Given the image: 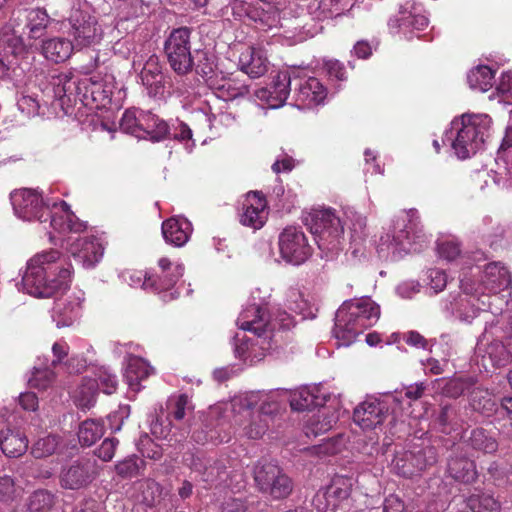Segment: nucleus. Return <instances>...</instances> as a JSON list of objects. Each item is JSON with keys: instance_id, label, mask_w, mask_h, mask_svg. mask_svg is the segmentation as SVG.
<instances>
[{"instance_id": "f257e3e1", "label": "nucleus", "mask_w": 512, "mask_h": 512, "mask_svg": "<svg viewBox=\"0 0 512 512\" xmlns=\"http://www.w3.org/2000/svg\"><path fill=\"white\" fill-rule=\"evenodd\" d=\"M72 266L58 250L36 254L22 277L23 290L36 298L53 297L69 288Z\"/></svg>"}, {"instance_id": "f03ea898", "label": "nucleus", "mask_w": 512, "mask_h": 512, "mask_svg": "<svg viewBox=\"0 0 512 512\" xmlns=\"http://www.w3.org/2000/svg\"><path fill=\"white\" fill-rule=\"evenodd\" d=\"M380 318V307L369 297L345 301L337 310L335 337L342 345H350Z\"/></svg>"}, {"instance_id": "7ed1b4c3", "label": "nucleus", "mask_w": 512, "mask_h": 512, "mask_svg": "<svg viewBox=\"0 0 512 512\" xmlns=\"http://www.w3.org/2000/svg\"><path fill=\"white\" fill-rule=\"evenodd\" d=\"M491 118L488 115H462L460 122L453 121L457 136L452 147L460 159L474 155L488 136Z\"/></svg>"}, {"instance_id": "20e7f679", "label": "nucleus", "mask_w": 512, "mask_h": 512, "mask_svg": "<svg viewBox=\"0 0 512 512\" xmlns=\"http://www.w3.org/2000/svg\"><path fill=\"white\" fill-rule=\"evenodd\" d=\"M255 487L272 500L286 499L293 491L294 483L279 465L259 461L253 469Z\"/></svg>"}, {"instance_id": "39448f33", "label": "nucleus", "mask_w": 512, "mask_h": 512, "mask_svg": "<svg viewBox=\"0 0 512 512\" xmlns=\"http://www.w3.org/2000/svg\"><path fill=\"white\" fill-rule=\"evenodd\" d=\"M190 27L174 28L164 42V53L170 68L179 76L190 73L194 67L191 54Z\"/></svg>"}, {"instance_id": "423d86ee", "label": "nucleus", "mask_w": 512, "mask_h": 512, "mask_svg": "<svg viewBox=\"0 0 512 512\" xmlns=\"http://www.w3.org/2000/svg\"><path fill=\"white\" fill-rule=\"evenodd\" d=\"M310 232L316 237L320 249L334 248L343 235L344 229L340 218L331 208L315 210L307 219Z\"/></svg>"}, {"instance_id": "0eeeda50", "label": "nucleus", "mask_w": 512, "mask_h": 512, "mask_svg": "<svg viewBox=\"0 0 512 512\" xmlns=\"http://www.w3.org/2000/svg\"><path fill=\"white\" fill-rule=\"evenodd\" d=\"M67 21V34L76 49L93 46L101 40V26L96 17L89 12L73 9Z\"/></svg>"}, {"instance_id": "6e6552de", "label": "nucleus", "mask_w": 512, "mask_h": 512, "mask_svg": "<svg viewBox=\"0 0 512 512\" xmlns=\"http://www.w3.org/2000/svg\"><path fill=\"white\" fill-rule=\"evenodd\" d=\"M281 257L290 264L301 265L312 255V247L300 227L288 226L279 235Z\"/></svg>"}, {"instance_id": "1a4fd4ad", "label": "nucleus", "mask_w": 512, "mask_h": 512, "mask_svg": "<svg viewBox=\"0 0 512 512\" xmlns=\"http://www.w3.org/2000/svg\"><path fill=\"white\" fill-rule=\"evenodd\" d=\"M96 462L89 458H79L62 465L59 472V485L66 490L87 488L97 476Z\"/></svg>"}, {"instance_id": "9d476101", "label": "nucleus", "mask_w": 512, "mask_h": 512, "mask_svg": "<svg viewBox=\"0 0 512 512\" xmlns=\"http://www.w3.org/2000/svg\"><path fill=\"white\" fill-rule=\"evenodd\" d=\"M11 202L15 214L25 220H37L43 223L44 216H48V204L41 194L32 189L24 188L11 193Z\"/></svg>"}, {"instance_id": "9b49d317", "label": "nucleus", "mask_w": 512, "mask_h": 512, "mask_svg": "<svg viewBox=\"0 0 512 512\" xmlns=\"http://www.w3.org/2000/svg\"><path fill=\"white\" fill-rule=\"evenodd\" d=\"M192 469L199 474L200 480L206 483L205 487L207 488L233 487V478H239L235 485L236 488L243 486L242 475L229 473L225 463L221 460H208L205 464L194 462Z\"/></svg>"}, {"instance_id": "f8f14e48", "label": "nucleus", "mask_w": 512, "mask_h": 512, "mask_svg": "<svg viewBox=\"0 0 512 512\" xmlns=\"http://www.w3.org/2000/svg\"><path fill=\"white\" fill-rule=\"evenodd\" d=\"M49 221L50 227L59 233H80L86 230L87 224L81 221L63 200L48 206V216H44L43 223Z\"/></svg>"}, {"instance_id": "ddd939ff", "label": "nucleus", "mask_w": 512, "mask_h": 512, "mask_svg": "<svg viewBox=\"0 0 512 512\" xmlns=\"http://www.w3.org/2000/svg\"><path fill=\"white\" fill-rule=\"evenodd\" d=\"M267 200L261 192L250 191L242 203L239 222L246 227L258 230L267 221Z\"/></svg>"}, {"instance_id": "4468645a", "label": "nucleus", "mask_w": 512, "mask_h": 512, "mask_svg": "<svg viewBox=\"0 0 512 512\" xmlns=\"http://www.w3.org/2000/svg\"><path fill=\"white\" fill-rule=\"evenodd\" d=\"M237 325L240 329L250 331L258 337L270 338L275 325L263 307L252 304L247 306L239 315Z\"/></svg>"}, {"instance_id": "2eb2a0df", "label": "nucleus", "mask_w": 512, "mask_h": 512, "mask_svg": "<svg viewBox=\"0 0 512 512\" xmlns=\"http://www.w3.org/2000/svg\"><path fill=\"white\" fill-rule=\"evenodd\" d=\"M158 266L160 272L154 274L145 272L142 283L144 289L156 293L172 289L181 277L179 267L173 268L172 262L167 257L160 258ZM140 275L142 276V272H140Z\"/></svg>"}, {"instance_id": "dca6fc26", "label": "nucleus", "mask_w": 512, "mask_h": 512, "mask_svg": "<svg viewBox=\"0 0 512 512\" xmlns=\"http://www.w3.org/2000/svg\"><path fill=\"white\" fill-rule=\"evenodd\" d=\"M388 413L389 408L384 401L369 398L354 409L353 420L363 430H371L381 425Z\"/></svg>"}, {"instance_id": "f3484780", "label": "nucleus", "mask_w": 512, "mask_h": 512, "mask_svg": "<svg viewBox=\"0 0 512 512\" xmlns=\"http://www.w3.org/2000/svg\"><path fill=\"white\" fill-rule=\"evenodd\" d=\"M68 252L84 268H94L103 258L104 247L98 238H77L68 248Z\"/></svg>"}, {"instance_id": "a211bd4d", "label": "nucleus", "mask_w": 512, "mask_h": 512, "mask_svg": "<svg viewBox=\"0 0 512 512\" xmlns=\"http://www.w3.org/2000/svg\"><path fill=\"white\" fill-rule=\"evenodd\" d=\"M26 54L20 37L9 33L0 35V78L6 77L9 70L18 67L19 59Z\"/></svg>"}, {"instance_id": "6ab92c4d", "label": "nucleus", "mask_w": 512, "mask_h": 512, "mask_svg": "<svg viewBox=\"0 0 512 512\" xmlns=\"http://www.w3.org/2000/svg\"><path fill=\"white\" fill-rule=\"evenodd\" d=\"M140 79L150 97H162L165 92V75L160 58L153 54L145 61Z\"/></svg>"}, {"instance_id": "aec40b11", "label": "nucleus", "mask_w": 512, "mask_h": 512, "mask_svg": "<svg viewBox=\"0 0 512 512\" xmlns=\"http://www.w3.org/2000/svg\"><path fill=\"white\" fill-rule=\"evenodd\" d=\"M245 16L254 23L257 29L267 30L277 27L280 16L279 11L270 2L256 0L252 3L243 5Z\"/></svg>"}, {"instance_id": "412c9836", "label": "nucleus", "mask_w": 512, "mask_h": 512, "mask_svg": "<svg viewBox=\"0 0 512 512\" xmlns=\"http://www.w3.org/2000/svg\"><path fill=\"white\" fill-rule=\"evenodd\" d=\"M327 88L316 77L299 79L295 86V99L300 107L311 108L323 103Z\"/></svg>"}, {"instance_id": "4be33fe9", "label": "nucleus", "mask_w": 512, "mask_h": 512, "mask_svg": "<svg viewBox=\"0 0 512 512\" xmlns=\"http://www.w3.org/2000/svg\"><path fill=\"white\" fill-rule=\"evenodd\" d=\"M291 84L292 79L289 74L287 72H280L272 80L269 87L261 89L257 96L265 98L271 107H278L287 100Z\"/></svg>"}, {"instance_id": "5701e85b", "label": "nucleus", "mask_w": 512, "mask_h": 512, "mask_svg": "<svg viewBox=\"0 0 512 512\" xmlns=\"http://www.w3.org/2000/svg\"><path fill=\"white\" fill-rule=\"evenodd\" d=\"M402 460L412 465V468L405 467V464L401 467V474L410 478L437 462V450L433 446H426L417 451L406 453Z\"/></svg>"}, {"instance_id": "b1692460", "label": "nucleus", "mask_w": 512, "mask_h": 512, "mask_svg": "<svg viewBox=\"0 0 512 512\" xmlns=\"http://www.w3.org/2000/svg\"><path fill=\"white\" fill-rule=\"evenodd\" d=\"M0 449L7 457H20L28 449V439L20 429L7 427L0 431Z\"/></svg>"}, {"instance_id": "393cba45", "label": "nucleus", "mask_w": 512, "mask_h": 512, "mask_svg": "<svg viewBox=\"0 0 512 512\" xmlns=\"http://www.w3.org/2000/svg\"><path fill=\"white\" fill-rule=\"evenodd\" d=\"M141 137L153 142H159L168 138L169 125L156 114L150 111H141L140 119Z\"/></svg>"}, {"instance_id": "a878e982", "label": "nucleus", "mask_w": 512, "mask_h": 512, "mask_svg": "<svg viewBox=\"0 0 512 512\" xmlns=\"http://www.w3.org/2000/svg\"><path fill=\"white\" fill-rule=\"evenodd\" d=\"M136 501L152 508L161 503L166 496L164 487L152 478H145L134 484Z\"/></svg>"}, {"instance_id": "bb28decb", "label": "nucleus", "mask_w": 512, "mask_h": 512, "mask_svg": "<svg viewBox=\"0 0 512 512\" xmlns=\"http://www.w3.org/2000/svg\"><path fill=\"white\" fill-rule=\"evenodd\" d=\"M482 282L489 292L499 293L511 285V275L500 262H492L485 266Z\"/></svg>"}, {"instance_id": "cd10ccee", "label": "nucleus", "mask_w": 512, "mask_h": 512, "mask_svg": "<svg viewBox=\"0 0 512 512\" xmlns=\"http://www.w3.org/2000/svg\"><path fill=\"white\" fill-rule=\"evenodd\" d=\"M191 232V224L186 219L171 217L162 223V235L165 241L176 247L186 244Z\"/></svg>"}, {"instance_id": "c85d7f7f", "label": "nucleus", "mask_w": 512, "mask_h": 512, "mask_svg": "<svg viewBox=\"0 0 512 512\" xmlns=\"http://www.w3.org/2000/svg\"><path fill=\"white\" fill-rule=\"evenodd\" d=\"M154 368L143 358L135 355L128 357L125 378L130 389L139 391L142 381L154 374Z\"/></svg>"}, {"instance_id": "c756f323", "label": "nucleus", "mask_w": 512, "mask_h": 512, "mask_svg": "<svg viewBox=\"0 0 512 512\" xmlns=\"http://www.w3.org/2000/svg\"><path fill=\"white\" fill-rule=\"evenodd\" d=\"M75 46L69 39L62 37H54L44 40L41 45L42 55L49 61L62 63L68 60Z\"/></svg>"}, {"instance_id": "7c9ffc66", "label": "nucleus", "mask_w": 512, "mask_h": 512, "mask_svg": "<svg viewBox=\"0 0 512 512\" xmlns=\"http://www.w3.org/2000/svg\"><path fill=\"white\" fill-rule=\"evenodd\" d=\"M50 85L53 88L54 97L59 101L62 109L71 107L76 100L73 94V91L77 89L76 82L68 74L59 73L51 76Z\"/></svg>"}, {"instance_id": "2f4dec72", "label": "nucleus", "mask_w": 512, "mask_h": 512, "mask_svg": "<svg viewBox=\"0 0 512 512\" xmlns=\"http://www.w3.org/2000/svg\"><path fill=\"white\" fill-rule=\"evenodd\" d=\"M447 472L455 481L464 484H471L478 477L475 462L467 457H450Z\"/></svg>"}, {"instance_id": "473e14b6", "label": "nucleus", "mask_w": 512, "mask_h": 512, "mask_svg": "<svg viewBox=\"0 0 512 512\" xmlns=\"http://www.w3.org/2000/svg\"><path fill=\"white\" fill-rule=\"evenodd\" d=\"M241 69L251 78H258L267 71L268 61L260 49L248 47L240 55Z\"/></svg>"}, {"instance_id": "72a5a7b5", "label": "nucleus", "mask_w": 512, "mask_h": 512, "mask_svg": "<svg viewBox=\"0 0 512 512\" xmlns=\"http://www.w3.org/2000/svg\"><path fill=\"white\" fill-rule=\"evenodd\" d=\"M277 403H263L259 413L245 427V434L250 439L261 438L269 427L270 415L277 410Z\"/></svg>"}, {"instance_id": "f704fd0d", "label": "nucleus", "mask_w": 512, "mask_h": 512, "mask_svg": "<svg viewBox=\"0 0 512 512\" xmlns=\"http://www.w3.org/2000/svg\"><path fill=\"white\" fill-rule=\"evenodd\" d=\"M51 18L44 8H33L27 11L25 28L30 39H39L46 34Z\"/></svg>"}, {"instance_id": "c9c22d12", "label": "nucleus", "mask_w": 512, "mask_h": 512, "mask_svg": "<svg viewBox=\"0 0 512 512\" xmlns=\"http://www.w3.org/2000/svg\"><path fill=\"white\" fill-rule=\"evenodd\" d=\"M80 304L75 301L60 299L55 302L53 318L58 327H68L74 323L79 316Z\"/></svg>"}, {"instance_id": "e433bc0d", "label": "nucleus", "mask_w": 512, "mask_h": 512, "mask_svg": "<svg viewBox=\"0 0 512 512\" xmlns=\"http://www.w3.org/2000/svg\"><path fill=\"white\" fill-rule=\"evenodd\" d=\"M470 404L475 411L485 416H491L498 411L492 393L485 388L476 387L471 391Z\"/></svg>"}, {"instance_id": "4c0bfd02", "label": "nucleus", "mask_w": 512, "mask_h": 512, "mask_svg": "<svg viewBox=\"0 0 512 512\" xmlns=\"http://www.w3.org/2000/svg\"><path fill=\"white\" fill-rule=\"evenodd\" d=\"M468 445L485 454H493L498 450L496 438L484 428H475L471 431Z\"/></svg>"}, {"instance_id": "58836bf2", "label": "nucleus", "mask_w": 512, "mask_h": 512, "mask_svg": "<svg viewBox=\"0 0 512 512\" xmlns=\"http://www.w3.org/2000/svg\"><path fill=\"white\" fill-rule=\"evenodd\" d=\"M146 462L137 455H130L117 462L115 465L116 474L122 479L136 478L144 474Z\"/></svg>"}, {"instance_id": "ea45409f", "label": "nucleus", "mask_w": 512, "mask_h": 512, "mask_svg": "<svg viewBox=\"0 0 512 512\" xmlns=\"http://www.w3.org/2000/svg\"><path fill=\"white\" fill-rule=\"evenodd\" d=\"M104 434V424L100 420L87 419L79 425L78 439L82 446H91Z\"/></svg>"}, {"instance_id": "a19ab883", "label": "nucleus", "mask_w": 512, "mask_h": 512, "mask_svg": "<svg viewBox=\"0 0 512 512\" xmlns=\"http://www.w3.org/2000/svg\"><path fill=\"white\" fill-rule=\"evenodd\" d=\"M494 74L489 66L481 65L469 72L467 82L471 89L486 92L493 85Z\"/></svg>"}, {"instance_id": "79ce46f5", "label": "nucleus", "mask_w": 512, "mask_h": 512, "mask_svg": "<svg viewBox=\"0 0 512 512\" xmlns=\"http://www.w3.org/2000/svg\"><path fill=\"white\" fill-rule=\"evenodd\" d=\"M215 90L216 96L224 101L234 100L238 97H244L249 94L248 86L238 84L231 79H222L220 83L215 80V87H210Z\"/></svg>"}, {"instance_id": "37998d69", "label": "nucleus", "mask_w": 512, "mask_h": 512, "mask_svg": "<svg viewBox=\"0 0 512 512\" xmlns=\"http://www.w3.org/2000/svg\"><path fill=\"white\" fill-rule=\"evenodd\" d=\"M98 394V384L95 379H84L77 388L74 399L75 403L81 409H90L96 402Z\"/></svg>"}, {"instance_id": "c03bdc74", "label": "nucleus", "mask_w": 512, "mask_h": 512, "mask_svg": "<svg viewBox=\"0 0 512 512\" xmlns=\"http://www.w3.org/2000/svg\"><path fill=\"white\" fill-rule=\"evenodd\" d=\"M335 423L336 418L334 415H329L319 410L307 420L305 433L307 436H318L329 431Z\"/></svg>"}, {"instance_id": "a18cd8bd", "label": "nucleus", "mask_w": 512, "mask_h": 512, "mask_svg": "<svg viewBox=\"0 0 512 512\" xmlns=\"http://www.w3.org/2000/svg\"><path fill=\"white\" fill-rule=\"evenodd\" d=\"M465 508L472 512H500V503L491 495L472 494L465 499Z\"/></svg>"}, {"instance_id": "49530a36", "label": "nucleus", "mask_w": 512, "mask_h": 512, "mask_svg": "<svg viewBox=\"0 0 512 512\" xmlns=\"http://www.w3.org/2000/svg\"><path fill=\"white\" fill-rule=\"evenodd\" d=\"M400 29L404 31H423L427 28L429 20L425 15L411 11H400L395 19Z\"/></svg>"}, {"instance_id": "de8ad7c7", "label": "nucleus", "mask_w": 512, "mask_h": 512, "mask_svg": "<svg viewBox=\"0 0 512 512\" xmlns=\"http://www.w3.org/2000/svg\"><path fill=\"white\" fill-rule=\"evenodd\" d=\"M476 384L474 377H455L446 381L442 392L449 398H458Z\"/></svg>"}, {"instance_id": "09e8293b", "label": "nucleus", "mask_w": 512, "mask_h": 512, "mask_svg": "<svg viewBox=\"0 0 512 512\" xmlns=\"http://www.w3.org/2000/svg\"><path fill=\"white\" fill-rule=\"evenodd\" d=\"M55 504V495L48 490L35 491L29 498L28 512H50Z\"/></svg>"}, {"instance_id": "8fccbe9b", "label": "nucleus", "mask_w": 512, "mask_h": 512, "mask_svg": "<svg viewBox=\"0 0 512 512\" xmlns=\"http://www.w3.org/2000/svg\"><path fill=\"white\" fill-rule=\"evenodd\" d=\"M352 491L351 478L344 476H336L333 478L327 489V494L338 501L346 500L350 497Z\"/></svg>"}, {"instance_id": "3c124183", "label": "nucleus", "mask_w": 512, "mask_h": 512, "mask_svg": "<svg viewBox=\"0 0 512 512\" xmlns=\"http://www.w3.org/2000/svg\"><path fill=\"white\" fill-rule=\"evenodd\" d=\"M318 397L315 396L308 388H303L295 393L290 401L292 410L305 411L311 410L318 406Z\"/></svg>"}, {"instance_id": "603ef678", "label": "nucleus", "mask_w": 512, "mask_h": 512, "mask_svg": "<svg viewBox=\"0 0 512 512\" xmlns=\"http://www.w3.org/2000/svg\"><path fill=\"white\" fill-rule=\"evenodd\" d=\"M52 354L53 359L51 361V366L53 368L65 367L67 372H74V370L70 369L72 359L68 358L69 345L65 341L60 340L55 342L52 346ZM75 372H79V369L75 370Z\"/></svg>"}, {"instance_id": "864d4df0", "label": "nucleus", "mask_w": 512, "mask_h": 512, "mask_svg": "<svg viewBox=\"0 0 512 512\" xmlns=\"http://www.w3.org/2000/svg\"><path fill=\"white\" fill-rule=\"evenodd\" d=\"M59 438L47 435L38 439L32 446L31 453L35 458H44L52 455L58 448Z\"/></svg>"}, {"instance_id": "5fc2aeb1", "label": "nucleus", "mask_w": 512, "mask_h": 512, "mask_svg": "<svg viewBox=\"0 0 512 512\" xmlns=\"http://www.w3.org/2000/svg\"><path fill=\"white\" fill-rule=\"evenodd\" d=\"M140 119L141 111L126 110L120 120L121 130L136 137H141Z\"/></svg>"}, {"instance_id": "6e6d98bb", "label": "nucleus", "mask_w": 512, "mask_h": 512, "mask_svg": "<svg viewBox=\"0 0 512 512\" xmlns=\"http://www.w3.org/2000/svg\"><path fill=\"white\" fill-rule=\"evenodd\" d=\"M56 379V373L46 368H35L32 377L29 379V385L33 388L45 390L49 388Z\"/></svg>"}, {"instance_id": "4d7b16f0", "label": "nucleus", "mask_w": 512, "mask_h": 512, "mask_svg": "<svg viewBox=\"0 0 512 512\" xmlns=\"http://www.w3.org/2000/svg\"><path fill=\"white\" fill-rule=\"evenodd\" d=\"M89 96L96 108L105 106L110 102V91L104 89L99 82H92L89 87H85V99L87 100Z\"/></svg>"}, {"instance_id": "13d9d810", "label": "nucleus", "mask_w": 512, "mask_h": 512, "mask_svg": "<svg viewBox=\"0 0 512 512\" xmlns=\"http://www.w3.org/2000/svg\"><path fill=\"white\" fill-rule=\"evenodd\" d=\"M193 68L195 72L206 81L209 87H215L214 62L206 53L202 54V57L196 64L194 63Z\"/></svg>"}, {"instance_id": "bf43d9fd", "label": "nucleus", "mask_w": 512, "mask_h": 512, "mask_svg": "<svg viewBox=\"0 0 512 512\" xmlns=\"http://www.w3.org/2000/svg\"><path fill=\"white\" fill-rule=\"evenodd\" d=\"M187 409H192L190 399L186 394H180L169 402L168 415L180 421L185 417Z\"/></svg>"}, {"instance_id": "052dcab7", "label": "nucleus", "mask_w": 512, "mask_h": 512, "mask_svg": "<svg viewBox=\"0 0 512 512\" xmlns=\"http://www.w3.org/2000/svg\"><path fill=\"white\" fill-rule=\"evenodd\" d=\"M407 217L409 218V224L405 226V229L400 231V235H398L396 238H405L409 244H416L418 239V242L423 241L424 236L418 235L417 230V223L415 222V219H417V211L416 210H409L406 213Z\"/></svg>"}, {"instance_id": "680f3d73", "label": "nucleus", "mask_w": 512, "mask_h": 512, "mask_svg": "<svg viewBox=\"0 0 512 512\" xmlns=\"http://www.w3.org/2000/svg\"><path fill=\"white\" fill-rule=\"evenodd\" d=\"M455 415L456 410L451 405L441 406L440 412L437 416V423L441 428V432L446 434L450 432V428H452V426L455 425Z\"/></svg>"}, {"instance_id": "e2e57ef3", "label": "nucleus", "mask_w": 512, "mask_h": 512, "mask_svg": "<svg viewBox=\"0 0 512 512\" xmlns=\"http://www.w3.org/2000/svg\"><path fill=\"white\" fill-rule=\"evenodd\" d=\"M118 444V439L106 438L103 440L100 447L95 450V455L102 461L108 462L114 457Z\"/></svg>"}, {"instance_id": "0e129e2a", "label": "nucleus", "mask_w": 512, "mask_h": 512, "mask_svg": "<svg viewBox=\"0 0 512 512\" xmlns=\"http://www.w3.org/2000/svg\"><path fill=\"white\" fill-rule=\"evenodd\" d=\"M220 512H251L249 502L246 498H228L225 499L221 506Z\"/></svg>"}, {"instance_id": "69168bd1", "label": "nucleus", "mask_w": 512, "mask_h": 512, "mask_svg": "<svg viewBox=\"0 0 512 512\" xmlns=\"http://www.w3.org/2000/svg\"><path fill=\"white\" fill-rule=\"evenodd\" d=\"M95 380L98 384V390L103 391L105 394H113L117 389L118 381L114 374L103 371Z\"/></svg>"}, {"instance_id": "338daca9", "label": "nucleus", "mask_w": 512, "mask_h": 512, "mask_svg": "<svg viewBox=\"0 0 512 512\" xmlns=\"http://www.w3.org/2000/svg\"><path fill=\"white\" fill-rule=\"evenodd\" d=\"M324 68L330 78L338 81L347 79V71L343 63L336 59H330L324 62Z\"/></svg>"}, {"instance_id": "774afa93", "label": "nucleus", "mask_w": 512, "mask_h": 512, "mask_svg": "<svg viewBox=\"0 0 512 512\" xmlns=\"http://www.w3.org/2000/svg\"><path fill=\"white\" fill-rule=\"evenodd\" d=\"M438 254L448 261L455 260L460 254L459 245L451 241L442 242L438 245Z\"/></svg>"}]
</instances>
